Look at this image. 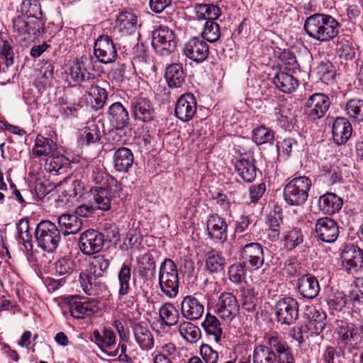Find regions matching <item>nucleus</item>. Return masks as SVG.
Instances as JSON below:
<instances>
[{
    "label": "nucleus",
    "instance_id": "f257e3e1",
    "mask_svg": "<svg viewBox=\"0 0 363 363\" xmlns=\"http://www.w3.org/2000/svg\"><path fill=\"white\" fill-rule=\"evenodd\" d=\"M341 24L330 15L314 13L305 20L303 28L307 35L320 42L333 40L340 33Z\"/></svg>",
    "mask_w": 363,
    "mask_h": 363
},
{
    "label": "nucleus",
    "instance_id": "f03ea898",
    "mask_svg": "<svg viewBox=\"0 0 363 363\" xmlns=\"http://www.w3.org/2000/svg\"><path fill=\"white\" fill-rule=\"evenodd\" d=\"M250 238V235L246 233L238 238L239 243V256L242 262L250 272H254L261 268L264 263V254L262 246L256 242L244 244Z\"/></svg>",
    "mask_w": 363,
    "mask_h": 363
},
{
    "label": "nucleus",
    "instance_id": "7ed1b4c3",
    "mask_svg": "<svg viewBox=\"0 0 363 363\" xmlns=\"http://www.w3.org/2000/svg\"><path fill=\"white\" fill-rule=\"evenodd\" d=\"M43 18H30L20 14L12 19V32L21 41H33L44 32Z\"/></svg>",
    "mask_w": 363,
    "mask_h": 363
},
{
    "label": "nucleus",
    "instance_id": "20e7f679",
    "mask_svg": "<svg viewBox=\"0 0 363 363\" xmlns=\"http://www.w3.org/2000/svg\"><path fill=\"white\" fill-rule=\"evenodd\" d=\"M158 284L162 294L169 298H174L179 293V278L176 263L166 258L161 263L158 275Z\"/></svg>",
    "mask_w": 363,
    "mask_h": 363
},
{
    "label": "nucleus",
    "instance_id": "39448f33",
    "mask_svg": "<svg viewBox=\"0 0 363 363\" xmlns=\"http://www.w3.org/2000/svg\"><path fill=\"white\" fill-rule=\"evenodd\" d=\"M35 237L38 246L49 253L55 252L61 241L60 230L54 223L47 220L37 225Z\"/></svg>",
    "mask_w": 363,
    "mask_h": 363
},
{
    "label": "nucleus",
    "instance_id": "423d86ee",
    "mask_svg": "<svg viewBox=\"0 0 363 363\" xmlns=\"http://www.w3.org/2000/svg\"><path fill=\"white\" fill-rule=\"evenodd\" d=\"M311 179L305 176L291 179L284 189V198L291 206H301L307 200L311 187Z\"/></svg>",
    "mask_w": 363,
    "mask_h": 363
},
{
    "label": "nucleus",
    "instance_id": "0eeeda50",
    "mask_svg": "<svg viewBox=\"0 0 363 363\" xmlns=\"http://www.w3.org/2000/svg\"><path fill=\"white\" fill-rule=\"evenodd\" d=\"M152 45L160 55L167 56L177 47V39L174 30L165 26H160L152 32Z\"/></svg>",
    "mask_w": 363,
    "mask_h": 363
},
{
    "label": "nucleus",
    "instance_id": "6e6552de",
    "mask_svg": "<svg viewBox=\"0 0 363 363\" xmlns=\"http://www.w3.org/2000/svg\"><path fill=\"white\" fill-rule=\"evenodd\" d=\"M70 315L76 319H84L98 311V302L94 299L80 296H69L66 298Z\"/></svg>",
    "mask_w": 363,
    "mask_h": 363
},
{
    "label": "nucleus",
    "instance_id": "1a4fd4ad",
    "mask_svg": "<svg viewBox=\"0 0 363 363\" xmlns=\"http://www.w3.org/2000/svg\"><path fill=\"white\" fill-rule=\"evenodd\" d=\"M240 305L237 297L230 292H223L216 305V313L224 321L231 322L238 314Z\"/></svg>",
    "mask_w": 363,
    "mask_h": 363
},
{
    "label": "nucleus",
    "instance_id": "9d476101",
    "mask_svg": "<svg viewBox=\"0 0 363 363\" xmlns=\"http://www.w3.org/2000/svg\"><path fill=\"white\" fill-rule=\"evenodd\" d=\"M299 305L298 301L289 296L279 299L275 305L277 320L281 324L291 325L298 317Z\"/></svg>",
    "mask_w": 363,
    "mask_h": 363
},
{
    "label": "nucleus",
    "instance_id": "9b49d317",
    "mask_svg": "<svg viewBox=\"0 0 363 363\" xmlns=\"http://www.w3.org/2000/svg\"><path fill=\"white\" fill-rule=\"evenodd\" d=\"M334 338L340 347L350 350L358 343L359 335L353 325L338 321L334 330Z\"/></svg>",
    "mask_w": 363,
    "mask_h": 363
},
{
    "label": "nucleus",
    "instance_id": "f8f14e48",
    "mask_svg": "<svg viewBox=\"0 0 363 363\" xmlns=\"http://www.w3.org/2000/svg\"><path fill=\"white\" fill-rule=\"evenodd\" d=\"M341 261L348 274H357L363 267V250L354 245H346L341 253Z\"/></svg>",
    "mask_w": 363,
    "mask_h": 363
},
{
    "label": "nucleus",
    "instance_id": "ddd939ff",
    "mask_svg": "<svg viewBox=\"0 0 363 363\" xmlns=\"http://www.w3.org/2000/svg\"><path fill=\"white\" fill-rule=\"evenodd\" d=\"M104 235L94 229L82 233L79 238V249L85 255H92L99 252L104 247Z\"/></svg>",
    "mask_w": 363,
    "mask_h": 363
},
{
    "label": "nucleus",
    "instance_id": "4468645a",
    "mask_svg": "<svg viewBox=\"0 0 363 363\" xmlns=\"http://www.w3.org/2000/svg\"><path fill=\"white\" fill-rule=\"evenodd\" d=\"M94 53L101 63L108 64L114 62L118 56L112 38L106 35L99 36L94 43Z\"/></svg>",
    "mask_w": 363,
    "mask_h": 363
},
{
    "label": "nucleus",
    "instance_id": "2eb2a0df",
    "mask_svg": "<svg viewBox=\"0 0 363 363\" xmlns=\"http://www.w3.org/2000/svg\"><path fill=\"white\" fill-rule=\"evenodd\" d=\"M316 238L327 243L334 242L339 236V226L336 221L328 217L318 218L315 225Z\"/></svg>",
    "mask_w": 363,
    "mask_h": 363
},
{
    "label": "nucleus",
    "instance_id": "dca6fc26",
    "mask_svg": "<svg viewBox=\"0 0 363 363\" xmlns=\"http://www.w3.org/2000/svg\"><path fill=\"white\" fill-rule=\"evenodd\" d=\"M265 341L273 347L276 363H295L291 348L280 336L269 335L265 337Z\"/></svg>",
    "mask_w": 363,
    "mask_h": 363
},
{
    "label": "nucleus",
    "instance_id": "f3484780",
    "mask_svg": "<svg viewBox=\"0 0 363 363\" xmlns=\"http://www.w3.org/2000/svg\"><path fill=\"white\" fill-rule=\"evenodd\" d=\"M206 232L210 240L224 242L228 238V224L225 218L216 213L210 215L206 220Z\"/></svg>",
    "mask_w": 363,
    "mask_h": 363
},
{
    "label": "nucleus",
    "instance_id": "a211bd4d",
    "mask_svg": "<svg viewBox=\"0 0 363 363\" xmlns=\"http://www.w3.org/2000/svg\"><path fill=\"white\" fill-rule=\"evenodd\" d=\"M197 102L193 94L187 93L182 95L177 100L174 113L177 118L183 122L191 120L196 113Z\"/></svg>",
    "mask_w": 363,
    "mask_h": 363
},
{
    "label": "nucleus",
    "instance_id": "6ab92c4d",
    "mask_svg": "<svg viewBox=\"0 0 363 363\" xmlns=\"http://www.w3.org/2000/svg\"><path fill=\"white\" fill-rule=\"evenodd\" d=\"M330 101L328 96L323 93L312 94L306 103V113L312 120L323 118L328 111Z\"/></svg>",
    "mask_w": 363,
    "mask_h": 363
},
{
    "label": "nucleus",
    "instance_id": "aec40b11",
    "mask_svg": "<svg viewBox=\"0 0 363 363\" xmlns=\"http://www.w3.org/2000/svg\"><path fill=\"white\" fill-rule=\"evenodd\" d=\"M130 327L135 340L140 350L150 351L153 349L154 336L145 322H133Z\"/></svg>",
    "mask_w": 363,
    "mask_h": 363
},
{
    "label": "nucleus",
    "instance_id": "412c9836",
    "mask_svg": "<svg viewBox=\"0 0 363 363\" xmlns=\"http://www.w3.org/2000/svg\"><path fill=\"white\" fill-rule=\"evenodd\" d=\"M184 54L190 60L201 62L208 56L209 47L201 37H194L188 40L184 49Z\"/></svg>",
    "mask_w": 363,
    "mask_h": 363
},
{
    "label": "nucleus",
    "instance_id": "4be33fe9",
    "mask_svg": "<svg viewBox=\"0 0 363 363\" xmlns=\"http://www.w3.org/2000/svg\"><path fill=\"white\" fill-rule=\"evenodd\" d=\"M235 169L239 177L245 182L251 183L257 177L255 159L250 154L240 155L234 162Z\"/></svg>",
    "mask_w": 363,
    "mask_h": 363
},
{
    "label": "nucleus",
    "instance_id": "5701e85b",
    "mask_svg": "<svg viewBox=\"0 0 363 363\" xmlns=\"http://www.w3.org/2000/svg\"><path fill=\"white\" fill-rule=\"evenodd\" d=\"M320 285L317 278L311 274H306L298 278L296 291L303 298L313 299L320 292Z\"/></svg>",
    "mask_w": 363,
    "mask_h": 363
},
{
    "label": "nucleus",
    "instance_id": "b1692460",
    "mask_svg": "<svg viewBox=\"0 0 363 363\" xmlns=\"http://www.w3.org/2000/svg\"><path fill=\"white\" fill-rule=\"evenodd\" d=\"M204 306L195 296H186L181 303L182 316L189 320L199 319L203 314Z\"/></svg>",
    "mask_w": 363,
    "mask_h": 363
},
{
    "label": "nucleus",
    "instance_id": "393cba45",
    "mask_svg": "<svg viewBox=\"0 0 363 363\" xmlns=\"http://www.w3.org/2000/svg\"><path fill=\"white\" fill-rule=\"evenodd\" d=\"M130 109L135 120L147 122L153 118V109L149 100L145 98H133Z\"/></svg>",
    "mask_w": 363,
    "mask_h": 363
},
{
    "label": "nucleus",
    "instance_id": "a878e982",
    "mask_svg": "<svg viewBox=\"0 0 363 363\" xmlns=\"http://www.w3.org/2000/svg\"><path fill=\"white\" fill-rule=\"evenodd\" d=\"M108 118L116 130L125 129L129 123V114L121 102L112 104L108 110Z\"/></svg>",
    "mask_w": 363,
    "mask_h": 363
},
{
    "label": "nucleus",
    "instance_id": "bb28decb",
    "mask_svg": "<svg viewBox=\"0 0 363 363\" xmlns=\"http://www.w3.org/2000/svg\"><path fill=\"white\" fill-rule=\"evenodd\" d=\"M113 167L116 172L128 173L133 167L134 155L128 147L117 149L113 156Z\"/></svg>",
    "mask_w": 363,
    "mask_h": 363
},
{
    "label": "nucleus",
    "instance_id": "cd10ccee",
    "mask_svg": "<svg viewBox=\"0 0 363 363\" xmlns=\"http://www.w3.org/2000/svg\"><path fill=\"white\" fill-rule=\"evenodd\" d=\"M342 199L334 193H326L318 199V209L323 213L332 216L342 207Z\"/></svg>",
    "mask_w": 363,
    "mask_h": 363
},
{
    "label": "nucleus",
    "instance_id": "c85d7f7f",
    "mask_svg": "<svg viewBox=\"0 0 363 363\" xmlns=\"http://www.w3.org/2000/svg\"><path fill=\"white\" fill-rule=\"evenodd\" d=\"M116 26L123 35L134 33L138 26V16L132 11H122L117 15Z\"/></svg>",
    "mask_w": 363,
    "mask_h": 363
},
{
    "label": "nucleus",
    "instance_id": "c756f323",
    "mask_svg": "<svg viewBox=\"0 0 363 363\" xmlns=\"http://www.w3.org/2000/svg\"><path fill=\"white\" fill-rule=\"evenodd\" d=\"M272 82L279 91L286 94L295 91L299 85L298 80L295 77L284 71L277 72Z\"/></svg>",
    "mask_w": 363,
    "mask_h": 363
},
{
    "label": "nucleus",
    "instance_id": "7c9ffc66",
    "mask_svg": "<svg viewBox=\"0 0 363 363\" xmlns=\"http://www.w3.org/2000/svg\"><path fill=\"white\" fill-rule=\"evenodd\" d=\"M91 340L94 342L101 350L113 349L116 344V336L113 330L104 328L101 331L95 330L91 336Z\"/></svg>",
    "mask_w": 363,
    "mask_h": 363
},
{
    "label": "nucleus",
    "instance_id": "2f4dec72",
    "mask_svg": "<svg viewBox=\"0 0 363 363\" xmlns=\"http://www.w3.org/2000/svg\"><path fill=\"white\" fill-rule=\"evenodd\" d=\"M165 79L170 88L181 87L185 81L183 66L180 63H173L167 67Z\"/></svg>",
    "mask_w": 363,
    "mask_h": 363
},
{
    "label": "nucleus",
    "instance_id": "473e14b6",
    "mask_svg": "<svg viewBox=\"0 0 363 363\" xmlns=\"http://www.w3.org/2000/svg\"><path fill=\"white\" fill-rule=\"evenodd\" d=\"M194 11L198 20L206 21L216 20L221 15L220 9L212 4H195Z\"/></svg>",
    "mask_w": 363,
    "mask_h": 363
},
{
    "label": "nucleus",
    "instance_id": "72a5a7b5",
    "mask_svg": "<svg viewBox=\"0 0 363 363\" xmlns=\"http://www.w3.org/2000/svg\"><path fill=\"white\" fill-rule=\"evenodd\" d=\"M159 316L161 324L169 327L176 325L180 318L178 309L170 302L164 303L160 308Z\"/></svg>",
    "mask_w": 363,
    "mask_h": 363
},
{
    "label": "nucleus",
    "instance_id": "f704fd0d",
    "mask_svg": "<svg viewBox=\"0 0 363 363\" xmlns=\"http://www.w3.org/2000/svg\"><path fill=\"white\" fill-rule=\"evenodd\" d=\"M58 224L65 235L75 234L82 228V220L77 216L72 214H62L58 219Z\"/></svg>",
    "mask_w": 363,
    "mask_h": 363
},
{
    "label": "nucleus",
    "instance_id": "c9c22d12",
    "mask_svg": "<svg viewBox=\"0 0 363 363\" xmlns=\"http://www.w3.org/2000/svg\"><path fill=\"white\" fill-rule=\"evenodd\" d=\"M207 336L218 342L221 339L223 330L219 320L215 316L208 313L201 323Z\"/></svg>",
    "mask_w": 363,
    "mask_h": 363
},
{
    "label": "nucleus",
    "instance_id": "e433bc0d",
    "mask_svg": "<svg viewBox=\"0 0 363 363\" xmlns=\"http://www.w3.org/2000/svg\"><path fill=\"white\" fill-rule=\"evenodd\" d=\"M241 306L243 310L250 313H254L257 311V293L252 286H243L240 289Z\"/></svg>",
    "mask_w": 363,
    "mask_h": 363
},
{
    "label": "nucleus",
    "instance_id": "4c0bfd02",
    "mask_svg": "<svg viewBox=\"0 0 363 363\" xmlns=\"http://www.w3.org/2000/svg\"><path fill=\"white\" fill-rule=\"evenodd\" d=\"M227 264L221 252L211 250L206 255V267L211 273H218L224 269Z\"/></svg>",
    "mask_w": 363,
    "mask_h": 363
},
{
    "label": "nucleus",
    "instance_id": "58836bf2",
    "mask_svg": "<svg viewBox=\"0 0 363 363\" xmlns=\"http://www.w3.org/2000/svg\"><path fill=\"white\" fill-rule=\"evenodd\" d=\"M137 262L140 277L147 279L155 274L156 264L152 255L149 252L145 253L137 259Z\"/></svg>",
    "mask_w": 363,
    "mask_h": 363
},
{
    "label": "nucleus",
    "instance_id": "ea45409f",
    "mask_svg": "<svg viewBox=\"0 0 363 363\" xmlns=\"http://www.w3.org/2000/svg\"><path fill=\"white\" fill-rule=\"evenodd\" d=\"M252 363H276V357L272 346L258 345L254 348Z\"/></svg>",
    "mask_w": 363,
    "mask_h": 363
},
{
    "label": "nucleus",
    "instance_id": "a19ab883",
    "mask_svg": "<svg viewBox=\"0 0 363 363\" xmlns=\"http://www.w3.org/2000/svg\"><path fill=\"white\" fill-rule=\"evenodd\" d=\"M303 240L304 235L302 230L298 228H293L284 233L281 242L286 250L292 251L302 244Z\"/></svg>",
    "mask_w": 363,
    "mask_h": 363
},
{
    "label": "nucleus",
    "instance_id": "79ce46f5",
    "mask_svg": "<svg viewBox=\"0 0 363 363\" xmlns=\"http://www.w3.org/2000/svg\"><path fill=\"white\" fill-rule=\"evenodd\" d=\"M57 150V144L52 138H35L33 154L36 156L50 155Z\"/></svg>",
    "mask_w": 363,
    "mask_h": 363
},
{
    "label": "nucleus",
    "instance_id": "37998d69",
    "mask_svg": "<svg viewBox=\"0 0 363 363\" xmlns=\"http://www.w3.org/2000/svg\"><path fill=\"white\" fill-rule=\"evenodd\" d=\"M96 208L108 211L111 208L112 196L110 191L104 187L97 186L91 189Z\"/></svg>",
    "mask_w": 363,
    "mask_h": 363
},
{
    "label": "nucleus",
    "instance_id": "c03bdc74",
    "mask_svg": "<svg viewBox=\"0 0 363 363\" xmlns=\"http://www.w3.org/2000/svg\"><path fill=\"white\" fill-rule=\"evenodd\" d=\"M20 2V7L17 9L21 16L35 18H43L41 6L37 0H16Z\"/></svg>",
    "mask_w": 363,
    "mask_h": 363
},
{
    "label": "nucleus",
    "instance_id": "a18cd8bd",
    "mask_svg": "<svg viewBox=\"0 0 363 363\" xmlns=\"http://www.w3.org/2000/svg\"><path fill=\"white\" fill-rule=\"evenodd\" d=\"M83 186H81V183L78 180L73 182L71 186L67 189H59V195L57 202L59 206H68L72 200L74 199L78 193H81Z\"/></svg>",
    "mask_w": 363,
    "mask_h": 363
},
{
    "label": "nucleus",
    "instance_id": "49530a36",
    "mask_svg": "<svg viewBox=\"0 0 363 363\" xmlns=\"http://www.w3.org/2000/svg\"><path fill=\"white\" fill-rule=\"evenodd\" d=\"M99 277L95 276L90 271L89 273L81 272L79 277V281L81 287L84 292L89 296H95L98 294V285L97 278Z\"/></svg>",
    "mask_w": 363,
    "mask_h": 363
},
{
    "label": "nucleus",
    "instance_id": "de8ad7c7",
    "mask_svg": "<svg viewBox=\"0 0 363 363\" xmlns=\"http://www.w3.org/2000/svg\"><path fill=\"white\" fill-rule=\"evenodd\" d=\"M179 332L184 339L191 343L198 342L201 337L199 328L189 321L182 322L179 324Z\"/></svg>",
    "mask_w": 363,
    "mask_h": 363
},
{
    "label": "nucleus",
    "instance_id": "09e8293b",
    "mask_svg": "<svg viewBox=\"0 0 363 363\" xmlns=\"http://www.w3.org/2000/svg\"><path fill=\"white\" fill-rule=\"evenodd\" d=\"M88 94L92 98L91 99V106L94 110L98 111L104 106L108 95L105 89L91 84Z\"/></svg>",
    "mask_w": 363,
    "mask_h": 363
},
{
    "label": "nucleus",
    "instance_id": "8fccbe9b",
    "mask_svg": "<svg viewBox=\"0 0 363 363\" xmlns=\"http://www.w3.org/2000/svg\"><path fill=\"white\" fill-rule=\"evenodd\" d=\"M46 168L50 172L62 174L69 166V160L62 155L51 154L46 160Z\"/></svg>",
    "mask_w": 363,
    "mask_h": 363
},
{
    "label": "nucleus",
    "instance_id": "3c124183",
    "mask_svg": "<svg viewBox=\"0 0 363 363\" xmlns=\"http://www.w3.org/2000/svg\"><path fill=\"white\" fill-rule=\"evenodd\" d=\"M346 114L357 122L363 121V100L354 98L348 100L344 108Z\"/></svg>",
    "mask_w": 363,
    "mask_h": 363
},
{
    "label": "nucleus",
    "instance_id": "603ef678",
    "mask_svg": "<svg viewBox=\"0 0 363 363\" xmlns=\"http://www.w3.org/2000/svg\"><path fill=\"white\" fill-rule=\"evenodd\" d=\"M326 319V314L324 312L315 310L306 325L308 330L311 335H319L323 330Z\"/></svg>",
    "mask_w": 363,
    "mask_h": 363
},
{
    "label": "nucleus",
    "instance_id": "864d4df0",
    "mask_svg": "<svg viewBox=\"0 0 363 363\" xmlns=\"http://www.w3.org/2000/svg\"><path fill=\"white\" fill-rule=\"evenodd\" d=\"M76 266L74 259L71 257H62L55 262V273L59 276L67 277L72 274L75 270Z\"/></svg>",
    "mask_w": 363,
    "mask_h": 363
},
{
    "label": "nucleus",
    "instance_id": "5fc2aeb1",
    "mask_svg": "<svg viewBox=\"0 0 363 363\" xmlns=\"http://www.w3.org/2000/svg\"><path fill=\"white\" fill-rule=\"evenodd\" d=\"M119 281V291L120 296L127 295L130 289V281L131 279V267L130 266L123 264L118 274Z\"/></svg>",
    "mask_w": 363,
    "mask_h": 363
},
{
    "label": "nucleus",
    "instance_id": "6e6d98bb",
    "mask_svg": "<svg viewBox=\"0 0 363 363\" xmlns=\"http://www.w3.org/2000/svg\"><path fill=\"white\" fill-rule=\"evenodd\" d=\"M70 75L72 79L77 82H86L90 80L92 82L94 78V75L86 70L83 61L78 62L71 67Z\"/></svg>",
    "mask_w": 363,
    "mask_h": 363
},
{
    "label": "nucleus",
    "instance_id": "4d7b16f0",
    "mask_svg": "<svg viewBox=\"0 0 363 363\" xmlns=\"http://www.w3.org/2000/svg\"><path fill=\"white\" fill-rule=\"evenodd\" d=\"M110 265L108 258L104 255H97L91 258L89 271L95 276L102 277Z\"/></svg>",
    "mask_w": 363,
    "mask_h": 363
},
{
    "label": "nucleus",
    "instance_id": "13d9d810",
    "mask_svg": "<svg viewBox=\"0 0 363 363\" xmlns=\"http://www.w3.org/2000/svg\"><path fill=\"white\" fill-rule=\"evenodd\" d=\"M327 303L331 310L340 311L345 306L349 307L348 297L342 291H335L328 295Z\"/></svg>",
    "mask_w": 363,
    "mask_h": 363
},
{
    "label": "nucleus",
    "instance_id": "bf43d9fd",
    "mask_svg": "<svg viewBox=\"0 0 363 363\" xmlns=\"http://www.w3.org/2000/svg\"><path fill=\"white\" fill-rule=\"evenodd\" d=\"M333 136H351L352 127L350 122L345 117H337L332 127Z\"/></svg>",
    "mask_w": 363,
    "mask_h": 363
},
{
    "label": "nucleus",
    "instance_id": "052dcab7",
    "mask_svg": "<svg viewBox=\"0 0 363 363\" xmlns=\"http://www.w3.org/2000/svg\"><path fill=\"white\" fill-rule=\"evenodd\" d=\"M220 37V26L213 21H206L201 38L210 43L217 41Z\"/></svg>",
    "mask_w": 363,
    "mask_h": 363
},
{
    "label": "nucleus",
    "instance_id": "680f3d73",
    "mask_svg": "<svg viewBox=\"0 0 363 363\" xmlns=\"http://www.w3.org/2000/svg\"><path fill=\"white\" fill-rule=\"evenodd\" d=\"M347 297L349 308H351L353 312L358 313L360 317H363V292L358 289H353Z\"/></svg>",
    "mask_w": 363,
    "mask_h": 363
},
{
    "label": "nucleus",
    "instance_id": "e2e57ef3",
    "mask_svg": "<svg viewBox=\"0 0 363 363\" xmlns=\"http://www.w3.org/2000/svg\"><path fill=\"white\" fill-rule=\"evenodd\" d=\"M315 72L318 78L325 83L333 79L335 77L333 65L329 61L320 62L315 69Z\"/></svg>",
    "mask_w": 363,
    "mask_h": 363
},
{
    "label": "nucleus",
    "instance_id": "0e129e2a",
    "mask_svg": "<svg viewBox=\"0 0 363 363\" xmlns=\"http://www.w3.org/2000/svg\"><path fill=\"white\" fill-rule=\"evenodd\" d=\"M247 269L242 262L232 264L228 269L229 279L236 284L242 283L245 279Z\"/></svg>",
    "mask_w": 363,
    "mask_h": 363
},
{
    "label": "nucleus",
    "instance_id": "69168bd1",
    "mask_svg": "<svg viewBox=\"0 0 363 363\" xmlns=\"http://www.w3.org/2000/svg\"><path fill=\"white\" fill-rule=\"evenodd\" d=\"M279 59L286 70L295 72L299 67L294 53L289 50H284L279 55Z\"/></svg>",
    "mask_w": 363,
    "mask_h": 363
},
{
    "label": "nucleus",
    "instance_id": "338daca9",
    "mask_svg": "<svg viewBox=\"0 0 363 363\" xmlns=\"http://www.w3.org/2000/svg\"><path fill=\"white\" fill-rule=\"evenodd\" d=\"M91 179L99 184H104L109 179L113 180L106 172V169L101 164H92L91 167Z\"/></svg>",
    "mask_w": 363,
    "mask_h": 363
},
{
    "label": "nucleus",
    "instance_id": "774afa93",
    "mask_svg": "<svg viewBox=\"0 0 363 363\" xmlns=\"http://www.w3.org/2000/svg\"><path fill=\"white\" fill-rule=\"evenodd\" d=\"M0 55L7 67L13 65L14 52L11 41L2 40V45L0 47Z\"/></svg>",
    "mask_w": 363,
    "mask_h": 363
}]
</instances>
